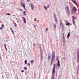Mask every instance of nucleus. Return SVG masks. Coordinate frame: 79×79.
Wrapping results in <instances>:
<instances>
[{
    "label": "nucleus",
    "instance_id": "obj_26",
    "mask_svg": "<svg viewBox=\"0 0 79 79\" xmlns=\"http://www.w3.org/2000/svg\"><path fill=\"white\" fill-rule=\"evenodd\" d=\"M73 3H76V1H73Z\"/></svg>",
    "mask_w": 79,
    "mask_h": 79
},
{
    "label": "nucleus",
    "instance_id": "obj_8",
    "mask_svg": "<svg viewBox=\"0 0 79 79\" xmlns=\"http://www.w3.org/2000/svg\"><path fill=\"white\" fill-rule=\"evenodd\" d=\"M30 5H31V8H32V10H34V5H33V4H32L31 3H30Z\"/></svg>",
    "mask_w": 79,
    "mask_h": 79
},
{
    "label": "nucleus",
    "instance_id": "obj_46",
    "mask_svg": "<svg viewBox=\"0 0 79 79\" xmlns=\"http://www.w3.org/2000/svg\"><path fill=\"white\" fill-rule=\"evenodd\" d=\"M75 4V5H76V2L75 3H74Z\"/></svg>",
    "mask_w": 79,
    "mask_h": 79
},
{
    "label": "nucleus",
    "instance_id": "obj_6",
    "mask_svg": "<svg viewBox=\"0 0 79 79\" xmlns=\"http://www.w3.org/2000/svg\"><path fill=\"white\" fill-rule=\"evenodd\" d=\"M65 9L66 11H67L69 13V7H68V6H66L65 7Z\"/></svg>",
    "mask_w": 79,
    "mask_h": 79
},
{
    "label": "nucleus",
    "instance_id": "obj_36",
    "mask_svg": "<svg viewBox=\"0 0 79 79\" xmlns=\"http://www.w3.org/2000/svg\"><path fill=\"white\" fill-rule=\"evenodd\" d=\"M10 30H11V31H13V29H12V28H10Z\"/></svg>",
    "mask_w": 79,
    "mask_h": 79
},
{
    "label": "nucleus",
    "instance_id": "obj_16",
    "mask_svg": "<svg viewBox=\"0 0 79 79\" xmlns=\"http://www.w3.org/2000/svg\"><path fill=\"white\" fill-rule=\"evenodd\" d=\"M14 26H15L16 27H17V24H16V23L14 22Z\"/></svg>",
    "mask_w": 79,
    "mask_h": 79
},
{
    "label": "nucleus",
    "instance_id": "obj_29",
    "mask_svg": "<svg viewBox=\"0 0 79 79\" xmlns=\"http://www.w3.org/2000/svg\"><path fill=\"white\" fill-rule=\"evenodd\" d=\"M2 27H5V25H4L3 24L2 26Z\"/></svg>",
    "mask_w": 79,
    "mask_h": 79
},
{
    "label": "nucleus",
    "instance_id": "obj_28",
    "mask_svg": "<svg viewBox=\"0 0 79 79\" xmlns=\"http://www.w3.org/2000/svg\"><path fill=\"white\" fill-rule=\"evenodd\" d=\"M48 30V28H47L46 29V32H47Z\"/></svg>",
    "mask_w": 79,
    "mask_h": 79
},
{
    "label": "nucleus",
    "instance_id": "obj_19",
    "mask_svg": "<svg viewBox=\"0 0 79 79\" xmlns=\"http://www.w3.org/2000/svg\"><path fill=\"white\" fill-rule=\"evenodd\" d=\"M62 35H63V37H64V33H62Z\"/></svg>",
    "mask_w": 79,
    "mask_h": 79
},
{
    "label": "nucleus",
    "instance_id": "obj_41",
    "mask_svg": "<svg viewBox=\"0 0 79 79\" xmlns=\"http://www.w3.org/2000/svg\"><path fill=\"white\" fill-rule=\"evenodd\" d=\"M76 5H77V7H78V6H77V4H76Z\"/></svg>",
    "mask_w": 79,
    "mask_h": 79
},
{
    "label": "nucleus",
    "instance_id": "obj_33",
    "mask_svg": "<svg viewBox=\"0 0 79 79\" xmlns=\"http://www.w3.org/2000/svg\"><path fill=\"white\" fill-rule=\"evenodd\" d=\"M33 46H34L35 47V44H33Z\"/></svg>",
    "mask_w": 79,
    "mask_h": 79
},
{
    "label": "nucleus",
    "instance_id": "obj_43",
    "mask_svg": "<svg viewBox=\"0 0 79 79\" xmlns=\"http://www.w3.org/2000/svg\"><path fill=\"white\" fill-rule=\"evenodd\" d=\"M11 64V62H10Z\"/></svg>",
    "mask_w": 79,
    "mask_h": 79
},
{
    "label": "nucleus",
    "instance_id": "obj_47",
    "mask_svg": "<svg viewBox=\"0 0 79 79\" xmlns=\"http://www.w3.org/2000/svg\"><path fill=\"white\" fill-rule=\"evenodd\" d=\"M75 4V5H76V2L75 3H74Z\"/></svg>",
    "mask_w": 79,
    "mask_h": 79
},
{
    "label": "nucleus",
    "instance_id": "obj_4",
    "mask_svg": "<svg viewBox=\"0 0 79 79\" xmlns=\"http://www.w3.org/2000/svg\"><path fill=\"white\" fill-rule=\"evenodd\" d=\"M77 63H79V51H77Z\"/></svg>",
    "mask_w": 79,
    "mask_h": 79
},
{
    "label": "nucleus",
    "instance_id": "obj_30",
    "mask_svg": "<svg viewBox=\"0 0 79 79\" xmlns=\"http://www.w3.org/2000/svg\"><path fill=\"white\" fill-rule=\"evenodd\" d=\"M21 72H22V73H24V70H22Z\"/></svg>",
    "mask_w": 79,
    "mask_h": 79
},
{
    "label": "nucleus",
    "instance_id": "obj_1",
    "mask_svg": "<svg viewBox=\"0 0 79 79\" xmlns=\"http://www.w3.org/2000/svg\"><path fill=\"white\" fill-rule=\"evenodd\" d=\"M55 51L52 52V58L51 59V62L50 65L52 66L53 64V61H55Z\"/></svg>",
    "mask_w": 79,
    "mask_h": 79
},
{
    "label": "nucleus",
    "instance_id": "obj_2",
    "mask_svg": "<svg viewBox=\"0 0 79 79\" xmlns=\"http://www.w3.org/2000/svg\"><path fill=\"white\" fill-rule=\"evenodd\" d=\"M56 67V65H55V64H54L53 65V68L52 69V73L54 74L52 75V79H54V77H55V74H54V73H55V71Z\"/></svg>",
    "mask_w": 79,
    "mask_h": 79
},
{
    "label": "nucleus",
    "instance_id": "obj_42",
    "mask_svg": "<svg viewBox=\"0 0 79 79\" xmlns=\"http://www.w3.org/2000/svg\"><path fill=\"white\" fill-rule=\"evenodd\" d=\"M11 32H13V30H12V31H11Z\"/></svg>",
    "mask_w": 79,
    "mask_h": 79
},
{
    "label": "nucleus",
    "instance_id": "obj_45",
    "mask_svg": "<svg viewBox=\"0 0 79 79\" xmlns=\"http://www.w3.org/2000/svg\"><path fill=\"white\" fill-rule=\"evenodd\" d=\"M50 58V56H49V59Z\"/></svg>",
    "mask_w": 79,
    "mask_h": 79
},
{
    "label": "nucleus",
    "instance_id": "obj_20",
    "mask_svg": "<svg viewBox=\"0 0 79 79\" xmlns=\"http://www.w3.org/2000/svg\"><path fill=\"white\" fill-rule=\"evenodd\" d=\"M31 63H34V60H32L31 61Z\"/></svg>",
    "mask_w": 79,
    "mask_h": 79
},
{
    "label": "nucleus",
    "instance_id": "obj_38",
    "mask_svg": "<svg viewBox=\"0 0 79 79\" xmlns=\"http://www.w3.org/2000/svg\"><path fill=\"white\" fill-rule=\"evenodd\" d=\"M54 27L55 28H56V25H54Z\"/></svg>",
    "mask_w": 79,
    "mask_h": 79
},
{
    "label": "nucleus",
    "instance_id": "obj_17",
    "mask_svg": "<svg viewBox=\"0 0 79 79\" xmlns=\"http://www.w3.org/2000/svg\"><path fill=\"white\" fill-rule=\"evenodd\" d=\"M11 15V14H10L9 13L6 14V15Z\"/></svg>",
    "mask_w": 79,
    "mask_h": 79
},
{
    "label": "nucleus",
    "instance_id": "obj_37",
    "mask_svg": "<svg viewBox=\"0 0 79 79\" xmlns=\"http://www.w3.org/2000/svg\"><path fill=\"white\" fill-rule=\"evenodd\" d=\"M41 60H42V56H41Z\"/></svg>",
    "mask_w": 79,
    "mask_h": 79
},
{
    "label": "nucleus",
    "instance_id": "obj_24",
    "mask_svg": "<svg viewBox=\"0 0 79 79\" xmlns=\"http://www.w3.org/2000/svg\"><path fill=\"white\" fill-rule=\"evenodd\" d=\"M23 13L24 15H26V12L25 11Z\"/></svg>",
    "mask_w": 79,
    "mask_h": 79
},
{
    "label": "nucleus",
    "instance_id": "obj_15",
    "mask_svg": "<svg viewBox=\"0 0 79 79\" xmlns=\"http://www.w3.org/2000/svg\"><path fill=\"white\" fill-rule=\"evenodd\" d=\"M57 66H60V61H59V60H58V63H57Z\"/></svg>",
    "mask_w": 79,
    "mask_h": 79
},
{
    "label": "nucleus",
    "instance_id": "obj_34",
    "mask_svg": "<svg viewBox=\"0 0 79 79\" xmlns=\"http://www.w3.org/2000/svg\"><path fill=\"white\" fill-rule=\"evenodd\" d=\"M34 76L35 77H36V74H35L34 75Z\"/></svg>",
    "mask_w": 79,
    "mask_h": 79
},
{
    "label": "nucleus",
    "instance_id": "obj_5",
    "mask_svg": "<svg viewBox=\"0 0 79 79\" xmlns=\"http://www.w3.org/2000/svg\"><path fill=\"white\" fill-rule=\"evenodd\" d=\"M76 19V17L73 16H72V21L73 24H74V23H75L74 22V21L75 20V19Z\"/></svg>",
    "mask_w": 79,
    "mask_h": 79
},
{
    "label": "nucleus",
    "instance_id": "obj_3",
    "mask_svg": "<svg viewBox=\"0 0 79 79\" xmlns=\"http://www.w3.org/2000/svg\"><path fill=\"white\" fill-rule=\"evenodd\" d=\"M60 25L61 28V29H63L64 28V25H63V22L61 20H60Z\"/></svg>",
    "mask_w": 79,
    "mask_h": 79
},
{
    "label": "nucleus",
    "instance_id": "obj_22",
    "mask_svg": "<svg viewBox=\"0 0 79 79\" xmlns=\"http://www.w3.org/2000/svg\"><path fill=\"white\" fill-rule=\"evenodd\" d=\"M27 61L26 60H25V64H27Z\"/></svg>",
    "mask_w": 79,
    "mask_h": 79
},
{
    "label": "nucleus",
    "instance_id": "obj_23",
    "mask_svg": "<svg viewBox=\"0 0 79 79\" xmlns=\"http://www.w3.org/2000/svg\"><path fill=\"white\" fill-rule=\"evenodd\" d=\"M49 7H50V6H49V5H48L47 6V8H49Z\"/></svg>",
    "mask_w": 79,
    "mask_h": 79
},
{
    "label": "nucleus",
    "instance_id": "obj_10",
    "mask_svg": "<svg viewBox=\"0 0 79 79\" xmlns=\"http://www.w3.org/2000/svg\"><path fill=\"white\" fill-rule=\"evenodd\" d=\"M22 19H23V22L24 23H26V18H24V17H22Z\"/></svg>",
    "mask_w": 79,
    "mask_h": 79
},
{
    "label": "nucleus",
    "instance_id": "obj_27",
    "mask_svg": "<svg viewBox=\"0 0 79 79\" xmlns=\"http://www.w3.org/2000/svg\"><path fill=\"white\" fill-rule=\"evenodd\" d=\"M34 20L35 21H36V18H35Z\"/></svg>",
    "mask_w": 79,
    "mask_h": 79
},
{
    "label": "nucleus",
    "instance_id": "obj_32",
    "mask_svg": "<svg viewBox=\"0 0 79 79\" xmlns=\"http://www.w3.org/2000/svg\"><path fill=\"white\" fill-rule=\"evenodd\" d=\"M28 2H29V1H30V0H26Z\"/></svg>",
    "mask_w": 79,
    "mask_h": 79
},
{
    "label": "nucleus",
    "instance_id": "obj_12",
    "mask_svg": "<svg viewBox=\"0 0 79 79\" xmlns=\"http://www.w3.org/2000/svg\"><path fill=\"white\" fill-rule=\"evenodd\" d=\"M73 11H77V9H76V7H74L73 8Z\"/></svg>",
    "mask_w": 79,
    "mask_h": 79
},
{
    "label": "nucleus",
    "instance_id": "obj_25",
    "mask_svg": "<svg viewBox=\"0 0 79 79\" xmlns=\"http://www.w3.org/2000/svg\"><path fill=\"white\" fill-rule=\"evenodd\" d=\"M27 65H28V66H30V65H31V64H30V63H28L27 64Z\"/></svg>",
    "mask_w": 79,
    "mask_h": 79
},
{
    "label": "nucleus",
    "instance_id": "obj_18",
    "mask_svg": "<svg viewBox=\"0 0 79 79\" xmlns=\"http://www.w3.org/2000/svg\"><path fill=\"white\" fill-rule=\"evenodd\" d=\"M24 69H25V70H27V67H24Z\"/></svg>",
    "mask_w": 79,
    "mask_h": 79
},
{
    "label": "nucleus",
    "instance_id": "obj_35",
    "mask_svg": "<svg viewBox=\"0 0 79 79\" xmlns=\"http://www.w3.org/2000/svg\"><path fill=\"white\" fill-rule=\"evenodd\" d=\"M44 7L45 10H47V7H45V6H44Z\"/></svg>",
    "mask_w": 79,
    "mask_h": 79
},
{
    "label": "nucleus",
    "instance_id": "obj_13",
    "mask_svg": "<svg viewBox=\"0 0 79 79\" xmlns=\"http://www.w3.org/2000/svg\"><path fill=\"white\" fill-rule=\"evenodd\" d=\"M70 36V33L69 32L67 34V38H69Z\"/></svg>",
    "mask_w": 79,
    "mask_h": 79
},
{
    "label": "nucleus",
    "instance_id": "obj_14",
    "mask_svg": "<svg viewBox=\"0 0 79 79\" xmlns=\"http://www.w3.org/2000/svg\"><path fill=\"white\" fill-rule=\"evenodd\" d=\"M63 42H65V37H63Z\"/></svg>",
    "mask_w": 79,
    "mask_h": 79
},
{
    "label": "nucleus",
    "instance_id": "obj_11",
    "mask_svg": "<svg viewBox=\"0 0 79 79\" xmlns=\"http://www.w3.org/2000/svg\"><path fill=\"white\" fill-rule=\"evenodd\" d=\"M4 47L5 48L6 51V52H7V51L8 50V49H7L6 48V44H4Z\"/></svg>",
    "mask_w": 79,
    "mask_h": 79
},
{
    "label": "nucleus",
    "instance_id": "obj_31",
    "mask_svg": "<svg viewBox=\"0 0 79 79\" xmlns=\"http://www.w3.org/2000/svg\"><path fill=\"white\" fill-rule=\"evenodd\" d=\"M78 72H79V67H78Z\"/></svg>",
    "mask_w": 79,
    "mask_h": 79
},
{
    "label": "nucleus",
    "instance_id": "obj_7",
    "mask_svg": "<svg viewBox=\"0 0 79 79\" xmlns=\"http://www.w3.org/2000/svg\"><path fill=\"white\" fill-rule=\"evenodd\" d=\"M55 20L56 23V24H58V20H57V18L56 17V16H55Z\"/></svg>",
    "mask_w": 79,
    "mask_h": 79
},
{
    "label": "nucleus",
    "instance_id": "obj_40",
    "mask_svg": "<svg viewBox=\"0 0 79 79\" xmlns=\"http://www.w3.org/2000/svg\"><path fill=\"white\" fill-rule=\"evenodd\" d=\"M12 32L13 34H14V32L13 31V32Z\"/></svg>",
    "mask_w": 79,
    "mask_h": 79
},
{
    "label": "nucleus",
    "instance_id": "obj_39",
    "mask_svg": "<svg viewBox=\"0 0 79 79\" xmlns=\"http://www.w3.org/2000/svg\"><path fill=\"white\" fill-rule=\"evenodd\" d=\"M0 29H3V28H2V27H0Z\"/></svg>",
    "mask_w": 79,
    "mask_h": 79
},
{
    "label": "nucleus",
    "instance_id": "obj_9",
    "mask_svg": "<svg viewBox=\"0 0 79 79\" xmlns=\"http://www.w3.org/2000/svg\"><path fill=\"white\" fill-rule=\"evenodd\" d=\"M65 24L66 25V26H69V25L70 24V23H69V22H68L67 21H66Z\"/></svg>",
    "mask_w": 79,
    "mask_h": 79
},
{
    "label": "nucleus",
    "instance_id": "obj_21",
    "mask_svg": "<svg viewBox=\"0 0 79 79\" xmlns=\"http://www.w3.org/2000/svg\"><path fill=\"white\" fill-rule=\"evenodd\" d=\"M22 6L24 8H25V5L23 4Z\"/></svg>",
    "mask_w": 79,
    "mask_h": 79
},
{
    "label": "nucleus",
    "instance_id": "obj_48",
    "mask_svg": "<svg viewBox=\"0 0 79 79\" xmlns=\"http://www.w3.org/2000/svg\"><path fill=\"white\" fill-rule=\"evenodd\" d=\"M72 1H73V0H71Z\"/></svg>",
    "mask_w": 79,
    "mask_h": 79
},
{
    "label": "nucleus",
    "instance_id": "obj_44",
    "mask_svg": "<svg viewBox=\"0 0 79 79\" xmlns=\"http://www.w3.org/2000/svg\"><path fill=\"white\" fill-rule=\"evenodd\" d=\"M35 29H36L35 26Z\"/></svg>",
    "mask_w": 79,
    "mask_h": 79
},
{
    "label": "nucleus",
    "instance_id": "obj_49",
    "mask_svg": "<svg viewBox=\"0 0 79 79\" xmlns=\"http://www.w3.org/2000/svg\"><path fill=\"white\" fill-rule=\"evenodd\" d=\"M17 21V22H19L18 21Z\"/></svg>",
    "mask_w": 79,
    "mask_h": 79
}]
</instances>
